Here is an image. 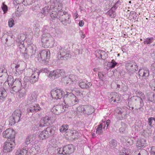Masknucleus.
<instances>
[{"label":"nucleus","instance_id":"1","mask_svg":"<svg viewBox=\"0 0 155 155\" xmlns=\"http://www.w3.org/2000/svg\"><path fill=\"white\" fill-rule=\"evenodd\" d=\"M63 101L66 106H68L74 105L78 102V99L74 94L68 92L64 95Z\"/></svg>","mask_w":155,"mask_h":155},{"label":"nucleus","instance_id":"2","mask_svg":"<svg viewBox=\"0 0 155 155\" xmlns=\"http://www.w3.org/2000/svg\"><path fill=\"white\" fill-rule=\"evenodd\" d=\"M22 112L19 110H15L9 118V124L11 125L19 122L22 118Z\"/></svg>","mask_w":155,"mask_h":155},{"label":"nucleus","instance_id":"3","mask_svg":"<svg viewBox=\"0 0 155 155\" xmlns=\"http://www.w3.org/2000/svg\"><path fill=\"white\" fill-rule=\"evenodd\" d=\"M132 99L134 105V110L137 112L142 111L143 110V107L144 104L142 98L138 96H135L132 97Z\"/></svg>","mask_w":155,"mask_h":155},{"label":"nucleus","instance_id":"4","mask_svg":"<svg viewBox=\"0 0 155 155\" xmlns=\"http://www.w3.org/2000/svg\"><path fill=\"white\" fill-rule=\"evenodd\" d=\"M50 56V52L48 49H45L42 50L40 53L38 54L36 58L38 61L40 62H45L48 59H49Z\"/></svg>","mask_w":155,"mask_h":155},{"label":"nucleus","instance_id":"5","mask_svg":"<svg viewBox=\"0 0 155 155\" xmlns=\"http://www.w3.org/2000/svg\"><path fill=\"white\" fill-rule=\"evenodd\" d=\"M59 15H60L59 20L64 26H66L68 24L71 23V20L70 18L71 15L67 12L61 11V13H59Z\"/></svg>","mask_w":155,"mask_h":155},{"label":"nucleus","instance_id":"6","mask_svg":"<svg viewBox=\"0 0 155 155\" xmlns=\"http://www.w3.org/2000/svg\"><path fill=\"white\" fill-rule=\"evenodd\" d=\"M125 68L127 72L130 75L135 73L138 70L136 63H133L130 61H128L126 63Z\"/></svg>","mask_w":155,"mask_h":155},{"label":"nucleus","instance_id":"7","mask_svg":"<svg viewBox=\"0 0 155 155\" xmlns=\"http://www.w3.org/2000/svg\"><path fill=\"white\" fill-rule=\"evenodd\" d=\"M22 84L20 79H16L12 83L11 87L10 88V91L12 94L14 92H17L19 90L23 88L21 87Z\"/></svg>","mask_w":155,"mask_h":155},{"label":"nucleus","instance_id":"8","mask_svg":"<svg viewBox=\"0 0 155 155\" xmlns=\"http://www.w3.org/2000/svg\"><path fill=\"white\" fill-rule=\"evenodd\" d=\"M64 75L65 72L64 70L57 69L51 71L49 77L51 79H55L60 77L63 76Z\"/></svg>","mask_w":155,"mask_h":155},{"label":"nucleus","instance_id":"9","mask_svg":"<svg viewBox=\"0 0 155 155\" xmlns=\"http://www.w3.org/2000/svg\"><path fill=\"white\" fill-rule=\"evenodd\" d=\"M2 136L4 138L10 139V140H15V131L11 128L7 129L2 133Z\"/></svg>","mask_w":155,"mask_h":155},{"label":"nucleus","instance_id":"10","mask_svg":"<svg viewBox=\"0 0 155 155\" xmlns=\"http://www.w3.org/2000/svg\"><path fill=\"white\" fill-rule=\"evenodd\" d=\"M51 95L53 98L56 99H61L64 94V91L59 89H54L51 92Z\"/></svg>","mask_w":155,"mask_h":155},{"label":"nucleus","instance_id":"11","mask_svg":"<svg viewBox=\"0 0 155 155\" xmlns=\"http://www.w3.org/2000/svg\"><path fill=\"white\" fill-rule=\"evenodd\" d=\"M10 142L8 140L6 141L4 143V151L5 152H10L12 151L14 149L15 147L14 141L10 140Z\"/></svg>","mask_w":155,"mask_h":155},{"label":"nucleus","instance_id":"12","mask_svg":"<svg viewBox=\"0 0 155 155\" xmlns=\"http://www.w3.org/2000/svg\"><path fill=\"white\" fill-rule=\"evenodd\" d=\"M41 0H27V3L29 5L34 4L31 7V8L33 11L38 9L41 5Z\"/></svg>","mask_w":155,"mask_h":155},{"label":"nucleus","instance_id":"13","mask_svg":"<svg viewBox=\"0 0 155 155\" xmlns=\"http://www.w3.org/2000/svg\"><path fill=\"white\" fill-rule=\"evenodd\" d=\"M52 10L61 11L62 8V4L61 1L53 0V2L50 6Z\"/></svg>","mask_w":155,"mask_h":155},{"label":"nucleus","instance_id":"14","mask_svg":"<svg viewBox=\"0 0 155 155\" xmlns=\"http://www.w3.org/2000/svg\"><path fill=\"white\" fill-rule=\"evenodd\" d=\"M41 41L43 43H47L49 41H51V44L53 45L54 43V39L52 38L49 33H44L42 35Z\"/></svg>","mask_w":155,"mask_h":155},{"label":"nucleus","instance_id":"15","mask_svg":"<svg viewBox=\"0 0 155 155\" xmlns=\"http://www.w3.org/2000/svg\"><path fill=\"white\" fill-rule=\"evenodd\" d=\"M109 99L111 103H119L120 100V96L117 93L112 92L110 94Z\"/></svg>","mask_w":155,"mask_h":155},{"label":"nucleus","instance_id":"16","mask_svg":"<svg viewBox=\"0 0 155 155\" xmlns=\"http://www.w3.org/2000/svg\"><path fill=\"white\" fill-rule=\"evenodd\" d=\"M68 50L66 49L65 47L58 46L57 47V51L58 52V58L60 60H62V58L65 53L68 52Z\"/></svg>","mask_w":155,"mask_h":155},{"label":"nucleus","instance_id":"17","mask_svg":"<svg viewBox=\"0 0 155 155\" xmlns=\"http://www.w3.org/2000/svg\"><path fill=\"white\" fill-rule=\"evenodd\" d=\"M39 74L40 72L39 71L37 70L34 71L30 77V82L31 83L33 84L38 81Z\"/></svg>","mask_w":155,"mask_h":155},{"label":"nucleus","instance_id":"18","mask_svg":"<svg viewBox=\"0 0 155 155\" xmlns=\"http://www.w3.org/2000/svg\"><path fill=\"white\" fill-rule=\"evenodd\" d=\"M51 119V117L46 116L42 118L40 122L39 126L41 127L48 126L50 125V122Z\"/></svg>","mask_w":155,"mask_h":155},{"label":"nucleus","instance_id":"19","mask_svg":"<svg viewBox=\"0 0 155 155\" xmlns=\"http://www.w3.org/2000/svg\"><path fill=\"white\" fill-rule=\"evenodd\" d=\"M64 152L65 154H70L74 151V147L72 144H69L63 147Z\"/></svg>","mask_w":155,"mask_h":155},{"label":"nucleus","instance_id":"20","mask_svg":"<svg viewBox=\"0 0 155 155\" xmlns=\"http://www.w3.org/2000/svg\"><path fill=\"white\" fill-rule=\"evenodd\" d=\"M92 85V84L90 82L88 81L85 79L80 80L79 81V85L82 88H88Z\"/></svg>","mask_w":155,"mask_h":155},{"label":"nucleus","instance_id":"21","mask_svg":"<svg viewBox=\"0 0 155 155\" xmlns=\"http://www.w3.org/2000/svg\"><path fill=\"white\" fill-rule=\"evenodd\" d=\"M63 109V106L60 105L54 106L51 109V111L52 113L55 115H58L62 112L61 110Z\"/></svg>","mask_w":155,"mask_h":155},{"label":"nucleus","instance_id":"22","mask_svg":"<svg viewBox=\"0 0 155 155\" xmlns=\"http://www.w3.org/2000/svg\"><path fill=\"white\" fill-rule=\"evenodd\" d=\"M20 67V64L19 63H16L14 62L11 65V68L12 69L13 71H14L17 74H19L21 73Z\"/></svg>","mask_w":155,"mask_h":155},{"label":"nucleus","instance_id":"23","mask_svg":"<svg viewBox=\"0 0 155 155\" xmlns=\"http://www.w3.org/2000/svg\"><path fill=\"white\" fill-rule=\"evenodd\" d=\"M51 10L52 9L51 8V6L49 7L48 6H46L43 8L40 12L41 13V17L42 18H43L47 15L48 14V13H50Z\"/></svg>","mask_w":155,"mask_h":155},{"label":"nucleus","instance_id":"24","mask_svg":"<svg viewBox=\"0 0 155 155\" xmlns=\"http://www.w3.org/2000/svg\"><path fill=\"white\" fill-rule=\"evenodd\" d=\"M25 50L28 55L32 56L35 53L36 47L33 45H30L27 47Z\"/></svg>","mask_w":155,"mask_h":155},{"label":"nucleus","instance_id":"25","mask_svg":"<svg viewBox=\"0 0 155 155\" xmlns=\"http://www.w3.org/2000/svg\"><path fill=\"white\" fill-rule=\"evenodd\" d=\"M7 93L5 89L3 87L0 88V102L4 101L7 97Z\"/></svg>","mask_w":155,"mask_h":155},{"label":"nucleus","instance_id":"26","mask_svg":"<svg viewBox=\"0 0 155 155\" xmlns=\"http://www.w3.org/2000/svg\"><path fill=\"white\" fill-rule=\"evenodd\" d=\"M61 11H55L54 10H51L50 11V16L51 19L54 20L55 19H59L60 15H59V13H61Z\"/></svg>","mask_w":155,"mask_h":155},{"label":"nucleus","instance_id":"27","mask_svg":"<svg viewBox=\"0 0 155 155\" xmlns=\"http://www.w3.org/2000/svg\"><path fill=\"white\" fill-rule=\"evenodd\" d=\"M55 129V127H49L46 128L45 130L47 132V134L49 137L54 134Z\"/></svg>","mask_w":155,"mask_h":155},{"label":"nucleus","instance_id":"28","mask_svg":"<svg viewBox=\"0 0 155 155\" xmlns=\"http://www.w3.org/2000/svg\"><path fill=\"white\" fill-rule=\"evenodd\" d=\"M37 95L35 92L31 93L28 98V100L31 102H34L37 100Z\"/></svg>","mask_w":155,"mask_h":155},{"label":"nucleus","instance_id":"29","mask_svg":"<svg viewBox=\"0 0 155 155\" xmlns=\"http://www.w3.org/2000/svg\"><path fill=\"white\" fill-rule=\"evenodd\" d=\"M147 100L149 102H155V94L153 93H148L147 96Z\"/></svg>","mask_w":155,"mask_h":155},{"label":"nucleus","instance_id":"30","mask_svg":"<svg viewBox=\"0 0 155 155\" xmlns=\"http://www.w3.org/2000/svg\"><path fill=\"white\" fill-rule=\"evenodd\" d=\"M85 108L86 109L85 113L89 115L92 114L94 111L93 107L91 105H86Z\"/></svg>","mask_w":155,"mask_h":155},{"label":"nucleus","instance_id":"31","mask_svg":"<svg viewBox=\"0 0 155 155\" xmlns=\"http://www.w3.org/2000/svg\"><path fill=\"white\" fill-rule=\"evenodd\" d=\"M146 145V141L144 139H141L137 141L136 145L138 147H141L145 146Z\"/></svg>","mask_w":155,"mask_h":155},{"label":"nucleus","instance_id":"32","mask_svg":"<svg viewBox=\"0 0 155 155\" xmlns=\"http://www.w3.org/2000/svg\"><path fill=\"white\" fill-rule=\"evenodd\" d=\"M47 132L45 130L41 132L39 135V137L40 140L45 139L49 137L47 134Z\"/></svg>","mask_w":155,"mask_h":155},{"label":"nucleus","instance_id":"33","mask_svg":"<svg viewBox=\"0 0 155 155\" xmlns=\"http://www.w3.org/2000/svg\"><path fill=\"white\" fill-rule=\"evenodd\" d=\"M27 153L26 149H18L15 152V155H26Z\"/></svg>","mask_w":155,"mask_h":155},{"label":"nucleus","instance_id":"34","mask_svg":"<svg viewBox=\"0 0 155 155\" xmlns=\"http://www.w3.org/2000/svg\"><path fill=\"white\" fill-rule=\"evenodd\" d=\"M18 93L17 94V95L19 98H21L25 97L26 95L25 91L24 88H22V89L19 90L18 91Z\"/></svg>","mask_w":155,"mask_h":155},{"label":"nucleus","instance_id":"35","mask_svg":"<svg viewBox=\"0 0 155 155\" xmlns=\"http://www.w3.org/2000/svg\"><path fill=\"white\" fill-rule=\"evenodd\" d=\"M106 14L112 18H114L116 16L115 10L112 7L107 12Z\"/></svg>","mask_w":155,"mask_h":155},{"label":"nucleus","instance_id":"36","mask_svg":"<svg viewBox=\"0 0 155 155\" xmlns=\"http://www.w3.org/2000/svg\"><path fill=\"white\" fill-rule=\"evenodd\" d=\"M121 127L119 129V131L120 133H125L127 125L125 123L122 122H121Z\"/></svg>","mask_w":155,"mask_h":155},{"label":"nucleus","instance_id":"37","mask_svg":"<svg viewBox=\"0 0 155 155\" xmlns=\"http://www.w3.org/2000/svg\"><path fill=\"white\" fill-rule=\"evenodd\" d=\"M154 39L153 37L147 38L144 39L143 43L144 44H150L153 42Z\"/></svg>","mask_w":155,"mask_h":155},{"label":"nucleus","instance_id":"38","mask_svg":"<svg viewBox=\"0 0 155 155\" xmlns=\"http://www.w3.org/2000/svg\"><path fill=\"white\" fill-rule=\"evenodd\" d=\"M148 121L149 126L152 127L153 125L155 124V118L151 117L148 119Z\"/></svg>","mask_w":155,"mask_h":155},{"label":"nucleus","instance_id":"39","mask_svg":"<svg viewBox=\"0 0 155 155\" xmlns=\"http://www.w3.org/2000/svg\"><path fill=\"white\" fill-rule=\"evenodd\" d=\"M102 124H101L98 125V127H97L96 130V133L98 135H100L103 134V131L102 129Z\"/></svg>","mask_w":155,"mask_h":155},{"label":"nucleus","instance_id":"40","mask_svg":"<svg viewBox=\"0 0 155 155\" xmlns=\"http://www.w3.org/2000/svg\"><path fill=\"white\" fill-rule=\"evenodd\" d=\"M62 81H63L64 83L66 84H70L71 81L69 76H68L63 77L62 78Z\"/></svg>","mask_w":155,"mask_h":155},{"label":"nucleus","instance_id":"41","mask_svg":"<svg viewBox=\"0 0 155 155\" xmlns=\"http://www.w3.org/2000/svg\"><path fill=\"white\" fill-rule=\"evenodd\" d=\"M27 112L28 113L30 112H37V109H34V107H33V105H30L27 109Z\"/></svg>","mask_w":155,"mask_h":155},{"label":"nucleus","instance_id":"42","mask_svg":"<svg viewBox=\"0 0 155 155\" xmlns=\"http://www.w3.org/2000/svg\"><path fill=\"white\" fill-rule=\"evenodd\" d=\"M68 125H63L60 127V130L61 132H65L68 129Z\"/></svg>","mask_w":155,"mask_h":155},{"label":"nucleus","instance_id":"43","mask_svg":"<svg viewBox=\"0 0 155 155\" xmlns=\"http://www.w3.org/2000/svg\"><path fill=\"white\" fill-rule=\"evenodd\" d=\"M32 135H31L27 137L25 141V143L26 145L29 144L31 141L32 140Z\"/></svg>","mask_w":155,"mask_h":155},{"label":"nucleus","instance_id":"44","mask_svg":"<svg viewBox=\"0 0 155 155\" xmlns=\"http://www.w3.org/2000/svg\"><path fill=\"white\" fill-rule=\"evenodd\" d=\"M13 80V78L12 77L10 76L8 77L7 80V82L9 85L10 89V87H11L12 83H13L14 82Z\"/></svg>","mask_w":155,"mask_h":155},{"label":"nucleus","instance_id":"45","mask_svg":"<svg viewBox=\"0 0 155 155\" xmlns=\"http://www.w3.org/2000/svg\"><path fill=\"white\" fill-rule=\"evenodd\" d=\"M120 155H130L129 154V152L128 150L125 149H123L121 150Z\"/></svg>","mask_w":155,"mask_h":155},{"label":"nucleus","instance_id":"46","mask_svg":"<svg viewBox=\"0 0 155 155\" xmlns=\"http://www.w3.org/2000/svg\"><path fill=\"white\" fill-rule=\"evenodd\" d=\"M69 77L72 82L76 81L78 79V77L74 74H71Z\"/></svg>","mask_w":155,"mask_h":155},{"label":"nucleus","instance_id":"47","mask_svg":"<svg viewBox=\"0 0 155 155\" xmlns=\"http://www.w3.org/2000/svg\"><path fill=\"white\" fill-rule=\"evenodd\" d=\"M143 76H142V78L144 79H146L147 77H148L149 74V71L148 69H144V71Z\"/></svg>","mask_w":155,"mask_h":155},{"label":"nucleus","instance_id":"48","mask_svg":"<svg viewBox=\"0 0 155 155\" xmlns=\"http://www.w3.org/2000/svg\"><path fill=\"white\" fill-rule=\"evenodd\" d=\"M143 76H142V78L144 79H146L147 77H148L149 74V71L148 69H144V71Z\"/></svg>","mask_w":155,"mask_h":155},{"label":"nucleus","instance_id":"49","mask_svg":"<svg viewBox=\"0 0 155 155\" xmlns=\"http://www.w3.org/2000/svg\"><path fill=\"white\" fill-rule=\"evenodd\" d=\"M71 57V55L70 54V52L68 50V52L65 53L64 54L62 58L64 60L67 59Z\"/></svg>","mask_w":155,"mask_h":155},{"label":"nucleus","instance_id":"50","mask_svg":"<svg viewBox=\"0 0 155 155\" xmlns=\"http://www.w3.org/2000/svg\"><path fill=\"white\" fill-rule=\"evenodd\" d=\"M1 8L4 12V13H5L8 10V7L5 4V2L3 3Z\"/></svg>","mask_w":155,"mask_h":155},{"label":"nucleus","instance_id":"51","mask_svg":"<svg viewBox=\"0 0 155 155\" xmlns=\"http://www.w3.org/2000/svg\"><path fill=\"white\" fill-rule=\"evenodd\" d=\"M121 2L120 1H117V2L112 7V8H114V10H116L117 7L121 5Z\"/></svg>","mask_w":155,"mask_h":155},{"label":"nucleus","instance_id":"52","mask_svg":"<svg viewBox=\"0 0 155 155\" xmlns=\"http://www.w3.org/2000/svg\"><path fill=\"white\" fill-rule=\"evenodd\" d=\"M116 62L114 60H112L110 62V67L111 68H114L117 64Z\"/></svg>","mask_w":155,"mask_h":155},{"label":"nucleus","instance_id":"53","mask_svg":"<svg viewBox=\"0 0 155 155\" xmlns=\"http://www.w3.org/2000/svg\"><path fill=\"white\" fill-rule=\"evenodd\" d=\"M8 24L10 27H12L14 25V21L12 18L10 19L8 21Z\"/></svg>","mask_w":155,"mask_h":155},{"label":"nucleus","instance_id":"54","mask_svg":"<svg viewBox=\"0 0 155 155\" xmlns=\"http://www.w3.org/2000/svg\"><path fill=\"white\" fill-rule=\"evenodd\" d=\"M100 53H101V54H100L101 56L100 57L101 59H104L106 58L107 54L104 51L101 50Z\"/></svg>","mask_w":155,"mask_h":155},{"label":"nucleus","instance_id":"55","mask_svg":"<svg viewBox=\"0 0 155 155\" xmlns=\"http://www.w3.org/2000/svg\"><path fill=\"white\" fill-rule=\"evenodd\" d=\"M136 94L137 95V96H138L139 97H140L142 98H144L145 97V96L144 94L141 91H136Z\"/></svg>","mask_w":155,"mask_h":155},{"label":"nucleus","instance_id":"56","mask_svg":"<svg viewBox=\"0 0 155 155\" xmlns=\"http://www.w3.org/2000/svg\"><path fill=\"white\" fill-rule=\"evenodd\" d=\"M110 143L111 147H116L117 145L116 141L114 139L110 141Z\"/></svg>","mask_w":155,"mask_h":155},{"label":"nucleus","instance_id":"57","mask_svg":"<svg viewBox=\"0 0 155 155\" xmlns=\"http://www.w3.org/2000/svg\"><path fill=\"white\" fill-rule=\"evenodd\" d=\"M144 69V68H142L139 69L138 71V74L140 77H142V76H143Z\"/></svg>","mask_w":155,"mask_h":155},{"label":"nucleus","instance_id":"58","mask_svg":"<svg viewBox=\"0 0 155 155\" xmlns=\"http://www.w3.org/2000/svg\"><path fill=\"white\" fill-rule=\"evenodd\" d=\"M99 78L101 80L103 81L104 79V77L103 74L101 72H99L98 74Z\"/></svg>","mask_w":155,"mask_h":155},{"label":"nucleus","instance_id":"59","mask_svg":"<svg viewBox=\"0 0 155 155\" xmlns=\"http://www.w3.org/2000/svg\"><path fill=\"white\" fill-rule=\"evenodd\" d=\"M110 123V120H107L106 122V124H104V126L103 128L104 129H107L108 128V127L109 126V124Z\"/></svg>","mask_w":155,"mask_h":155},{"label":"nucleus","instance_id":"60","mask_svg":"<svg viewBox=\"0 0 155 155\" xmlns=\"http://www.w3.org/2000/svg\"><path fill=\"white\" fill-rule=\"evenodd\" d=\"M154 84L152 83L153 81H151L150 84V86L151 87V89L154 91H155V78L154 81Z\"/></svg>","mask_w":155,"mask_h":155},{"label":"nucleus","instance_id":"61","mask_svg":"<svg viewBox=\"0 0 155 155\" xmlns=\"http://www.w3.org/2000/svg\"><path fill=\"white\" fill-rule=\"evenodd\" d=\"M6 72L7 71L4 66H2L0 68V74L1 76L2 75L1 74V73H6Z\"/></svg>","mask_w":155,"mask_h":155},{"label":"nucleus","instance_id":"62","mask_svg":"<svg viewBox=\"0 0 155 155\" xmlns=\"http://www.w3.org/2000/svg\"><path fill=\"white\" fill-rule=\"evenodd\" d=\"M79 34L80 35L81 39H84L85 37V35L82 31H80L79 32Z\"/></svg>","mask_w":155,"mask_h":155},{"label":"nucleus","instance_id":"63","mask_svg":"<svg viewBox=\"0 0 155 155\" xmlns=\"http://www.w3.org/2000/svg\"><path fill=\"white\" fill-rule=\"evenodd\" d=\"M151 155H155V146H152L151 147Z\"/></svg>","mask_w":155,"mask_h":155},{"label":"nucleus","instance_id":"64","mask_svg":"<svg viewBox=\"0 0 155 155\" xmlns=\"http://www.w3.org/2000/svg\"><path fill=\"white\" fill-rule=\"evenodd\" d=\"M24 6L23 5H19L18 8V11L22 12L24 10Z\"/></svg>","mask_w":155,"mask_h":155}]
</instances>
